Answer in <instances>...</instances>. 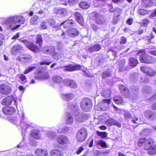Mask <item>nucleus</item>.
<instances>
[{
    "label": "nucleus",
    "mask_w": 156,
    "mask_h": 156,
    "mask_svg": "<svg viewBox=\"0 0 156 156\" xmlns=\"http://www.w3.org/2000/svg\"><path fill=\"white\" fill-rule=\"evenodd\" d=\"M120 90L122 92H124V94L126 95H124L126 98H128L129 96V91L127 89L125 86L123 85H121L119 87Z\"/></svg>",
    "instance_id": "26"
},
{
    "label": "nucleus",
    "mask_w": 156,
    "mask_h": 156,
    "mask_svg": "<svg viewBox=\"0 0 156 156\" xmlns=\"http://www.w3.org/2000/svg\"><path fill=\"white\" fill-rule=\"evenodd\" d=\"M47 134L50 138H53L55 136V133L53 132H49L47 133Z\"/></svg>",
    "instance_id": "47"
},
{
    "label": "nucleus",
    "mask_w": 156,
    "mask_h": 156,
    "mask_svg": "<svg viewBox=\"0 0 156 156\" xmlns=\"http://www.w3.org/2000/svg\"><path fill=\"white\" fill-rule=\"evenodd\" d=\"M57 47L58 49H60L62 46V44L61 42H58L57 43Z\"/></svg>",
    "instance_id": "58"
},
{
    "label": "nucleus",
    "mask_w": 156,
    "mask_h": 156,
    "mask_svg": "<svg viewBox=\"0 0 156 156\" xmlns=\"http://www.w3.org/2000/svg\"><path fill=\"white\" fill-rule=\"evenodd\" d=\"M67 12V10L65 9H59L58 11V14H59L61 16H64L66 15Z\"/></svg>",
    "instance_id": "38"
},
{
    "label": "nucleus",
    "mask_w": 156,
    "mask_h": 156,
    "mask_svg": "<svg viewBox=\"0 0 156 156\" xmlns=\"http://www.w3.org/2000/svg\"><path fill=\"white\" fill-rule=\"evenodd\" d=\"M35 68V66L29 67L28 69H26V70L24 72V73L25 74L27 73H28L32 70Z\"/></svg>",
    "instance_id": "45"
},
{
    "label": "nucleus",
    "mask_w": 156,
    "mask_h": 156,
    "mask_svg": "<svg viewBox=\"0 0 156 156\" xmlns=\"http://www.w3.org/2000/svg\"><path fill=\"white\" fill-rule=\"evenodd\" d=\"M57 142L61 145H64L69 143L68 137L65 135H61L58 136L56 138Z\"/></svg>",
    "instance_id": "11"
},
{
    "label": "nucleus",
    "mask_w": 156,
    "mask_h": 156,
    "mask_svg": "<svg viewBox=\"0 0 156 156\" xmlns=\"http://www.w3.org/2000/svg\"><path fill=\"white\" fill-rule=\"evenodd\" d=\"M24 143L23 141H22L20 144H18L17 147L18 148H21L23 146H24Z\"/></svg>",
    "instance_id": "60"
},
{
    "label": "nucleus",
    "mask_w": 156,
    "mask_h": 156,
    "mask_svg": "<svg viewBox=\"0 0 156 156\" xmlns=\"http://www.w3.org/2000/svg\"><path fill=\"white\" fill-rule=\"evenodd\" d=\"M151 145H148L149 147L147 150H148V154L152 155L156 154V145L151 146Z\"/></svg>",
    "instance_id": "24"
},
{
    "label": "nucleus",
    "mask_w": 156,
    "mask_h": 156,
    "mask_svg": "<svg viewBox=\"0 0 156 156\" xmlns=\"http://www.w3.org/2000/svg\"><path fill=\"white\" fill-rule=\"evenodd\" d=\"M16 97L15 96H10L6 97L2 100L1 103L4 105H17Z\"/></svg>",
    "instance_id": "5"
},
{
    "label": "nucleus",
    "mask_w": 156,
    "mask_h": 156,
    "mask_svg": "<svg viewBox=\"0 0 156 156\" xmlns=\"http://www.w3.org/2000/svg\"><path fill=\"white\" fill-rule=\"evenodd\" d=\"M55 22L54 20H52L51 21V23H50V25L53 27H56V26L55 25Z\"/></svg>",
    "instance_id": "63"
},
{
    "label": "nucleus",
    "mask_w": 156,
    "mask_h": 156,
    "mask_svg": "<svg viewBox=\"0 0 156 156\" xmlns=\"http://www.w3.org/2000/svg\"><path fill=\"white\" fill-rule=\"evenodd\" d=\"M80 7L83 9H87L90 6V4L86 2H82L79 4Z\"/></svg>",
    "instance_id": "36"
},
{
    "label": "nucleus",
    "mask_w": 156,
    "mask_h": 156,
    "mask_svg": "<svg viewBox=\"0 0 156 156\" xmlns=\"http://www.w3.org/2000/svg\"><path fill=\"white\" fill-rule=\"evenodd\" d=\"M106 124L109 126L114 125L119 127H121V124L112 118H110L105 122Z\"/></svg>",
    "instance_id": "15"
},
{
    "label": "nucleus",
    "mask_w": 156,
    "mask_h": 156,
    "mask_svg": "<svg viewBox=\"0 0 156 156\" xmlns=\"http://www.w3.org/2000/svg\"><path fill=\"white\" fill-rule=\"evenodd\" d=\"M132 121L133 123L137 124L139 123L138 122V119L136 117H135Z\"/></svg>",
    "instance_id": "56"
},
{
    "label": "nucleus",
    "mask_w": 156,
    "mask_h": 156,
    "mask_svg": "<svg viewBox=\"0 0 156 156\" xmlns=\"http://www.w3.org/2000/svg\"><path fill=\"white\" fill-rule=\"evenodd\" d=\"M35 153L37 156H48V152L46 149H37L35 151Z\"/></svg>",
    "instance_id": "19"
},
{
    "label": "nucleus",
    "mask_w": 156,
    "mask_h": 156,
    "mask_svg": "<svg viewBox=\"0 0 156 156\" xmlns=\"http://www.w3.org/2000/svg\"><path fill=\"white\" fill-rule=\"evenodd\" d=\"M87 136V132L85 128L80 129L77 132L76 139L79 142H82L85 140Z\"/></svg>",
    "instance_id": "8"
},
{
    "label": "nucleus",
    "mask_w": 156,
    "mask_h": 156,
    "mask_svg": "<svg viewBox=\"0 0 156 156\" xmlns=\"http://www.w3.org/2000/svg\"><path fill=\"white\" fill-rule=\"evenodd\" d=\"M73 109L75 111V120L77 122H83L87 119L86 115L83 113L79 112V110L76 106H73Z\"/></svg>",
    "instance_id": "3"
},
{
    "label": "nucleus",
    "mask_w": 156,
    "mask_h": 156,
    "mask_svg": "<svg viewBox=\"0 0 156 156\" xmlns=\"http://www.w3.org/2000/svg\"><path fill=\"white\" fill-rule=\"evenodd\" d=\"M114 101L115 103L118 105H121L123 103V100L122 98H115L114 99Z\"/></svg>",
    "instance_id": "37"
},
{
    "label": "nucleus",
    "mask_w": 156,
    "mask_h": 156,
    "mask_svg": "<svg viewBox=\"0 0 156 156\" xmlns=\"http://www.w3.org/2000/svg\"><path fill=\"white\" fill-rule=\"evenodd\" d=\"M38 17L36 16H34L30 20V23L32 25H35L38 22Z\"/></svg>",
    "instance_id": "35"
},
{
    "label": "nucleus",
    "mask_w": 156,
    "mask_h": 156,
    "mask_svg": "<svg viewBox=\"0 0 156 156\" xmlns=\"http://www.w3.org/2000/svg\"><path fill=\"white\" fill-rule=\"evenodd\" d=\"M21 42L24 44L30 50L36 52H37L39 48L38 47L31 42H29L26 40H23L21 41Z\"/></svg>",
    "instance_id": "10"
},
{
    "label": "nucleus",
    "mask_w": 156,
    "mask_h": 156,
    "mask_svg": "<svg viewBox=\"0 0 156 156\" xmlns=\"http://www.w3.org/2000/svg\"><path fill=\"white\" fill-rule=\"evenodd\" d=\"M22 47L19 45H16L12 47L11 53L14 55H16L22 49Z\"/></svg>",
    "instance_id": "22"
},
{
    "label": "nucleus",
    "mask_w": 156,
    "mask_h": 156,
    "mask_svg": "<svg viewBox=\"0 0 156 156\" xmlns=\"http://www.w3.org/2000/svg\"><path fill=\"white\" fill-rule=\"evenodd\" d=\"M74 15L76 17V19H77V18H79L82 16L80 13L77 12H76L74 13Z\"/></svg>",
    "instance_id": "54"
},
{
    "label": "nucleus",
    "mask_w": 156,
    "mask_h": 156,
    "mask_svg": "<svg viewBox=\"0 0 156 156\" xmlns=\"http://www.w3.org/2000/svg\"><path fill=\"white\" fill-rule=\"evenodd\" d=\"M63 82L65 85L71 88H75L77 87L76 83L73 80L66 79Z\"/></svg>",
    "instance_id": "16"
},
{
    "label": "nucleus",
    "mask_w": 156,
    "mask_h": 156,
    "mask_svg": "<svg viewBox=\"0 0 156 156\" xmlns=\"http://www.w3.org/2000/svg\"><path fill=\"white\" fill-rule=\"evenodd\" d=\"M98 135L101 136L102 138H106L108 135V133L106 132H98Z\"/></svg>",
    "instance_id": "42"
},
{
    "label": "nucleus",
    "mask_w": 156,
    "mask_h": 156,
    "mask_svg": "<svg viewBox=\"0 0 156 156\" xmlns=\"http://www.w3.org/2000/svg\"><path fill=\"white\" fill-rule=\"evenodd\" d=\"M138 12L139 14L141 15H144L149 13V12L146 10L141 9L138 10Z\"/></svg>",
    "instance_id": "40"
},
{
    "label": "nucleus",
    "mask_w": 156,
    "mask_h": 156,
    "mask_svg": "<svg viewBox=\"0 0 156 156\" xmlns=\"http://www.w3.org/2000/svg\"><path fill=\"white\" fill-rule=\"evenodd\" d=\"M21 113H22L21 118H22V119L21 120V121H22V120H23L25 119L26 117H25V114L23 111H22L21 112Z\"/></svg>",
    "instance_id": "59"
},
{
    "label": "nucleus",
    "mask_w": 156,
    "mask_h": 156,
    "mask_svg": "<svg viewBox=\"0 0 156 156\" xmlns=\"http://www.w3.org/2000/svg\"><path fill=\"white\" fill-rule=\"evenodd\" d=\"M66 35L72 37H75L78 35V31L75 29L72 28L67 30L66 31Z\"/></svg>",
    "instance_id": "20"
},
{
    "label": "nucleus",
    "mask_w": 156,
    "mask_h": 156,
    "mask_svg": "<svg viewBox=\"0 0 156 156\" xmlns=\"http://www.w3.org/2000/svg\"><path fill=\"white\" fill-rule=\"evenodd\" d=\"M141 70L147 75L153 76L155 75L156 72L153 69L147 67H140Z\"/></svg>",
    "instance_id": "12"
},
{
    "label": "nucleus",
    "mask_w": 156,
    "mask_h": 156,
    "mask_svg": "<svg viewBox=\"0 0 156 156\" xmlns=\"http://www.w3.org/2000/svg\"><path fill=\"white\" fill-rule=\"evenodd\" d=\"M126 43V39L124 37H122L120 43L121 44H125Z\"/></svg>",
    "instance_id": "53"
},
{
    "label": "nucleus",
    "mask_w": 156,
    "mask_h": 156,
    "mask_svg": "<svg viewBox=\"0 0 156 156\" xmlns=\"http://www.w3.org/2000/svg\"><path fill=\"white\" fill-rule=\"evenodd\" d=\"M138 61L135 58L132 57L130 58L129 63L130 65L133 67H134L137 64Z\"/></svg>",
    "instance_id": "31"
},
{
    "label": "nucleus",
    "mask_w": 156,
    "mask_h": 156,
    "mask_svg": "<svg viewBox=\"0 0 156 156\" xmlns=\"http://www.w3.org/2000/svg\"><path fill=\"white\" fill-rule=\"evenodd\" d=\"M41 27L42 29H44L47 28V27L46 25L44 22H42L41 24Z\"/></svg>",
    "instance_id": "55"
},
{
    "label": "nucleus",
    "mask_w": 156,
    "mask_h": 156,
    "mask_svg": "<svg viewBox=\"0 0 156 156\" xmlns=\"http://www.w3.org/2000/svg\"><path fill=\"white\" fill-rule=\"evenodd\" d=\"M153 141L151 139H146V138H143L140 139L138 142L137 145L139 146H141L144 144V149L147 150L149 148V146L148 145L152 144Z\"/></svg>",
    "instance_id": "9"
},
{
    "label": "nucleus",
    "mask_w": 156,
    "mask_h": 156,
    "mask_svg": "<svg viewBox=\"0 0 156 156\" xmlns=\"http://www.w3.org/2000/svg\"><path fill=\"white\" fill-rule=\"evenodd\" d=\"M60 2L62 4L65 5H67V2L65 0H59Z\"/></svg>",
    "instance_id": "57"
},
{
    "label": "nucleus",
    "mask_w": 156,
    "mask_h": 156,
    "mask_svg": "<svg viewBox=\"0 0 156 156\" xmlns=\"http://www.w3.org/2000/svg\"><path fill=\"white\" fill-rule=\"evenodd\" d=\"M92 107V102L90 99L85 98L82 101L81 107L83 111L88 112L90 110Z\"/></svg>",
    "instance_id": "7"
},
{
    "label": "nucleus",
    "mask_w": 156,
    "mask_h": 156,
    "mask_svg": "<svg viewBox=\"0 0 156 156\" xmlns=\"http://www.w3.org/2000/svg\"><path fill=\"white\" fill-rule=\"evenodd\" d=\"M133 22V20L132 19H129L127 21V23L129 25H131Z\"/></svg>",
    "instance_id": "61"
},
{
    "label": "nucleus",
    "mask_w": 156,
    "mask_h": 156,
    "mask_svg": "<svg viewBox=\"0 0 156 156\" xmlns=\"http://www.w3.org/2000/svg\"><path fill=\"white\" fill-rule=\"evenodd\" d=\"M73 117L70 115H68L67 119L66 120V122L67 124L71 125L73 123Z\"/></svg>",
    "instance_id": "39"
},
{
    "label": "nucleus",
    "mask_w": 156,
    "mask_h": 156,
    "mask_svg": "<svg viewBox=\"0 0 156 156\" xmlns=\"http://www.w3.org/2000/svg\"><path fill=\"white\" fill-rule=\"evenodd\" d=\"M19 77L21 81L23 82L26 79V76L23 74L19 75Z\"/></svg>",
    "instance_id": "50"
},
{
    "label": "nucleus",
    "mask_w": 156,
    "mask_h": 156,
    "mask_svg": "<svg viewBox=\"0 0 156 156\" xmlns=\"http://www.w3.org/2000/svg\"><path fill=\"white\" fill-rule=\"evenodd\" d=\"M100 49L101 46L98 44H96L94 45L90 46L88 48L89 51L90 52L95 51H98Z\"/></svg>",
    "instance_id": "28"
},
{
    "label": "nucleus",
    "mask_w": 156,
    "mask_h": 156,
    "mask_svg": "<svg viewBox=\"0 0 156 156\" xmlns=\"http://www.w3.org/2000/svg\"><path fill=\"white\" fill-rule=\"evenodd\" d=\"M19 37V33H17L16 34L14 35L12 38V39H16L18 38Z\"/></svg>",
    "instance_id": "64"
},
{
    "label": "nucleus",
    "mask_w": 156,
    "mask_h": 156,
    "mask_svg": "<svg viewBox=\"0 0 156 156\" xmlns=\"http://www.w3.org/2000/svg\"><path fill=\"white\" fill-rule=\"evenodd\" d=\"M11 91L10 87L7 84H2L0 86V93L3 94H8Z\"/></svg>",
    "instance_id": "13"
},
{
    "label": "nucleus",
    "mask_w": 156,
    "mask_h": 156,
    "mask_svg": "<svg viewBox=\"0 0 156 156\" xmlns=\"http://www.w3.org/2000/svg\"><path fill=\"white\" fill-rule=\"evenodd\" d=\"M51 156H62L63 153L62 151L58 149H54L51 150L50 152Z\"/></svg>",
    "instance_id": "23"
},
{
    "label": "nucleus",
    "mask_w": 156,
    "mask_h": 156,
    "mask_svg": "<svg viewBox=\"0 0 156 156\" xmlns=\"http://www.w3.org/2000/svg\"><path fill=\"white\" fill-rule=\"evenodd\" d=\"M111 75V71H108L104 72L102 74V77L103 78H105L107 77L110 76Z\"/></svg>",
    "instance_id": "44"
},
{
    "label": "nucleus",
    "mask_w": 156,
    "mask_h": 156,
    "mask_svg": "<svg viewBox=\"0 0 156 156\" xmlns=\"http://www.w3.org/2000/svg\"><path fill=\"white\" fill-rule=\"evenodd\" d=\"M96 144L101 146L104 148H106L108 146L105 141L103 140H97L95 141Z\"/></svg>",
    "instance_id": "32"
},
{
    "label": "nucleus",
    "mask_w": 156,
    "mask_h": 156,
    "mask_svg": "<svg viewBox=\"0 0 156 156\" xmlns=\"http://www.w3.org/2000/svg\"><path fill=\"white\" fill-rule=\"evenodd\" d=\"M149 22V20L147 19H144L142 22L140 23L141 26L146 27L148 25Z\"/></svg>",
    "instance_id": "43"
},
{
    "label": "nucleus",
    "mask_w": 156,
    "mask_h": 156,
    "mask_svg": "<svg viewBox=\"0 0 156 156\" xmlns=\"http://www.w3.org/2000/svg\"><path fill=\"white\" fill-rule=\"evenodd\" d=\"M78 0H68V2L70 5H73L78 2Z\"/></svg>",
    "instance_id": "46"
},
{
    "label": "nucleus",
    "mask_w": 156,
    "mask_h": 156,
    "mask_svg": "<svg viewBox=\"0 0 156 156\" xmlns=\"http://www.w3.org/2000/svg\"><path fill=\"white\" fill-rule=\"evenodd\" d=\"M150 16L151 17H153L156 16V8L154 12L151 14Z\"/></svg>",
    "instance_id": "62"
},
{
    "label": "nucleus",
    "mask_w": 156,
    "mask_h": 156,
    "mask_svg": "<svg viewBox=\"0 0 156 156\" xmlns=\"http://www.w3.org/2000/svg\"><path fill=\"white\" fill-rule=\"evenodd\" d=\"M31 136L34 138L36 139H39L41 137L40 132L37 130H34L31 133Z\"/></svg>",
    "instance_id": "27"
},
{
    "label": "nucleus",
    "mask_w": 156,
    "mask_h": 156,
    "mask_svg": "<svg viewBox=\"0 0 156 156\" xmlns=\"http://www.w3.org/2000/svg\"><path fill=\"white\" fill-rule=\"evenodd\" d=\"M102 96L106 98L109 97L111 95V91L109 89L105 90L101 92Z\"/></svg>",
    "instance_id": "33"
},
{
    "label": "nucleus",
    "mask_w": 156,
    "mask_h": 156,
    "mask_svg": "<svg viewBox=\"0 0 156 156\" xmlns=\"http://www.w3.org/2000/svg\"><path fill=\"white\" fill-rule=\"evenodd\" d=\"M74 22V20H69L61 23L60 25V26H61L64 24V27L67 28L70 27L71 25L73 24Z\"/></svg>",
    "instance_id": "29"
},
{
    "label": "nucleus",
    "mask_w": 156,
    "mask_h": 156,
    "mask_svg": "<svg viewBox=\"0 0 156 156\" xmlns=\"http://www.w3.org/2000/svg\"><path fill=\"white\" fill-rule=\"evenodd\" d=\"M16 59L20 62H29L31 61V56L21 55L17 57Z\"/></svg>",
    "instance_id": "14"
},
{
    "label": "nucleus",
    "mask_w": 156,
    "mask_h": 156,
    "mask_svg": "<svg viewBox=\"0 0 156 156\" xmlns=\"http://www.w3.org/2000/svg\"><path fill=\"white\" fill-rule=\"evenodd\" d=\"M156 4V0H142L141 3L145 7H151L153 3Z\"/></svg>",
    "instance_id": "21"
},
{
    "label": "nucleus",
    "mask_w": 156,
    "mask_h": 156,
    "mask_svg": "<svg viewBox=\"0 0 156 156\" xmlns=\"http://www.w3.org/2000/svg\"><path fill=\"white\" fill-rule=\"evenodd\" d=\"M145 115L148 118H151L152 117L151 113L150 111H147L145 112Z\"/></svg>",
    "instance_id": "49"
},
{
    "label": "nucleus",
    "mask_w": 156,
    "mask_h": 156,
    "mask_svg": "<svg viewBox=\"0 0 156 156\" xmlns=\"http://www.w3.org/2000/svg\"><path fill=\"white\" fill-rule=\"evenodd\" d=\"M36 43L38 44L40 47L41 46L42 44V40L41 35H38V36Z\"/></svg>",
    "instance_id": "41"
},
{
    "label": "nucleus",
    "mask_w": 156,
    "mask_h": 156,
    "mask_svg": "<svg viewBox=\"0 0 156 156\" xmlns=\"http://www.w3.org/2000/svg\"><path fill=\"white\" fill-rule=\"evenodd\" d=\"M140 55V60L142 63H151L153 62L152 59L153 57L149 55H147L145 54L144 51V50H140L137 53L138 55Z\"/></svg>",
    "instance_id": "4"
},
{
    "label": "nucleus",
    "mask_w": 156,
    "mask_h": 156,
    "mask_svg": "<svg viewBox=\"0 0 156 156\" xmlns=\"http://www.w3.org/2000/svg\"><path fill=\"white\" fill-rule=\"evenodd\" d=\"M15 111V108L12 107H5L2 109L3 113L7 115H12L14 113Z\"/></svg>",
    "instance_id": "18"
},
{
    "label": "nucleus",
    "mask_w": 156,
    "mask_h": 156,
    "mask_svg": "<svg viewBox=\"0 0 156 156\" xmlns=\"http://www.w3.org/2000/svg\"><path fill=\"white\" fill-rule=\"evenodd\" d=\"M84 150V148L82 147H79L78 149L76 152V154H79Z\"/></svg>",
    "instance_id": "51"
},
{
    "label": "nucleus",
    "mask_w": 156,
    "mask_h": 156,
    "mask_svg": "<svg viewBox=\"0 0 156 156\" xmlns=\"http://www.w3.org/2000/svg\"><path fill=\"white\" fill-rule=\"evenodd\" d=\"M76 20L81 25H83V19L82 16L79 18H77V19H76Z\"/></svg>",
    "instance_id": "48"
},
{
    "label": "nucleus",
    "mask_w": 156,
    "mask_h": 156,
    "mask_svg": "<svg viewBox=\"0 0 156 156\" xmlns=\"http://www.w3.org/2000/svg\"><path fill=\"white\" fill-rule=\"evenodd\" d=\"M125 117L126 119H129L131 118V115L129 112H125L124 113Z\"/></svg>",
    "instance_id": "52"
},
{
    "label": "nucleus",
    "mask_w": 156,
    "mask_h": 156,
    "mask_svg": "<svg viewBox=\"0 0 156 156\" xmlns=\"http://www.w3.org/2000/svg\"><path fill=\"white\" fill-rule=\"evenodd\" d=\"M49 76V74L48 73H46L38 76L36 78L39 80H44L48 79Z\"/></svg>",
    "instance_id": "30"
},
{
    "label": "nucleus",
    "mask_w": 156,
    "mask_h": 156,
    "mask_svg": "<svg viewBox=\"0 0 156 156\" xmlns=\"http://www.w3.org/2000/svg\"><path fill=\"white\" fill-rule=\"evenodd\" d=\"M43 51L44 53L51 54L52 56L55 59H58L62 57V55H59V54L55 51V47L53 46L44 48Z\"/></svg>",
    "instance_id": "6"
},
{
    "label": "nucleus",
    "mask_w": 156,
    "mask_h": 156,
    "mask_svg": "<svg viewBox=\"0 0 156 156\" xmlns=\"http://www.w3.org/2000/svg\"><path fill=\"white\" fill-rule=\"evenodd\" d=\"M81 66L79 65H69L65 66L64 70L68 71H73L79 70L81 68Z\"/></svg>",
    "instance_id": "17"
},
{
    "label": "nucleus",
    "mask_w": 156,
    "mask_h": 156,
    "mask_svg": "<svg viewBox=\"0 0 156 156\" xmlns=\"http://www.w3.org/2000/svg\"><path fill=\"white\" fill-rule=\"evenodd\" d=\"M52 80L57 83H59L63 81L62 78L58 76H56L53 77L52 79Z\"/></svg>",
    "instance_id": "34"
},
{
    "label": "nucleus",
    "mask_w": 156,
    "mask_h": 156,
    "mask_svg": "<svg viewBox=\"0 0 156 156\" xmlns=\"http://www.w3.org/2000/svg\"><path fill=\"white\" fill-rule=\"evenodd\" d=\"M9 120L14 125L20 126L22 128L23 133V132L24 133L25 131H30L34 126V125L32 123L30 125L24 121L23 122L22 121H20L19 119L17 117H12L9 119Z\"/></svg>",
    "instance_id": "2"
},
{
    "label": "nucleus",
    "mask_w": 156,
    "mask_h": 156,
    "mask_svg": "<svg viewBox=\"0 0 156 156\" xmlns=\"http://www.w3.org/2000/svg\"><path fill=\"white\" fill-rule=\"evenodd\" d=\"M25 22V18L20 16H14L8 18L6 24L9 26L12 30H15L23 24Z\"/></svg>",
    "instance_id": "1"
},
{
    "label": "nucleus",
    "mask_w": 156,
    "mask_h": 156,
    "mask_svg": "<svg viewBox=\"0 0 156 156\" xmlns=\"http://www.w3.org/2000/svg\"><path fill=\"white\" fill-rule=\"evenodd\" d=\"M62 98L65 100L69 101L72 100L74 97V95L72 93L68 94H62L61 95Z\"/></svg>",
    "instance_id": "25"
}]
</instances>
